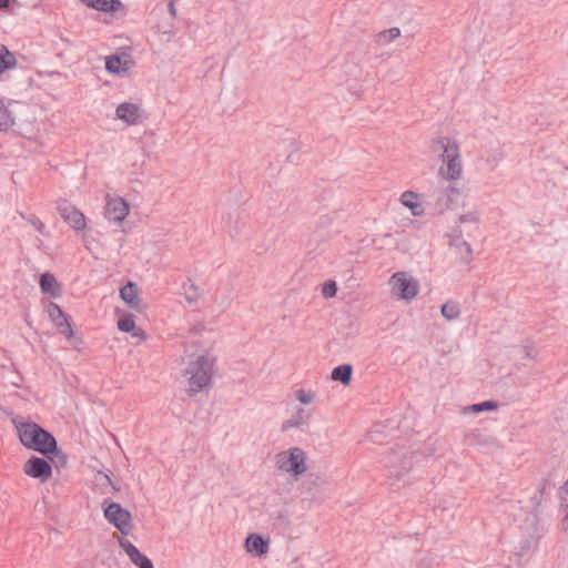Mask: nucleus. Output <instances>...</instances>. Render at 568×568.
Returning <instances> with one entry per match:
<instances>
[{
	"instance_id": "24",
	"label": "nucleus",
	"mask_w": 568,
	"mask_h": 568,
	"mask_svg": "<svg viewBox=\"0 0 568 568\" xmlns=\"http://www.w3.org/2000/svg\"><path fill=\"white\" fill-rule=\"evenodd\" d=\"M14 124L12 112L0 100V131H8Z\"/></svg>"
},
{
	"instance_id": "11",
	"label": "nucleus",
	"mask_w": 568,
	"mask_h": 568,
	"mask_svg": "<svg viewBox=\"0 0 568 568\" xmlns=\"http://www.w3.org/2000/svg\"><path fill=\"white\" fill-rule=\"evenodd\" d=\"M60 216L67 222L73 230L82 231L87 227V219L84 214L75 206L63 202L57 207Z\"/></svg>"
},
{
	"instance_id": "16",
	"label": "nucleus",
	"mask_w": 568,
	"mask_h": 568,
	"mask_svg": "<svg viewBox=\"0 0 568 568\" xmlns=\"http://www.w3.org/2000/svg\"><path fill=\"white\" fill-rule=\"evenodd\" d=\"M245 546L248 552L261 557L267 554L270 544L268 540L265 539L262 535L250 534L246 537Z\"/></svg>"
},
{
	"instance_id": "14",
	"label": "nucleus",
	"mask_w": 568,
	"mask_h": 568,
	"mask_svg": "<svg viewBox=\"0 0 568 568\" xmlns=\"http://www.w3.org/2000/svg\"><path fill=\"white\" fill-rule=\"evenodd\" d=\"M118 119L126 122L128 124H138L141 119L140 108L130 102H123L118 105L115 110Z\"/></svg>"
},
{
	"instance_id": "40",
	"label": "nucleus",
	"mask_w": 568,
	"mask_h": 568,
	"mask_svg": "<svg viewBox=\"0 0 568 568\" xmlns=\"http://www.w3.org/2000/svg\"><path fill=\"white\" fill-rule=\"evenodd\" d=\"M530 548V544L528 540L525 541V545L521 547V551L520 552H516L515 556L517 558L521 557L523 555H526L527 551L529 550Z\"/></svg>"
},
{
	"instance_id": "12",
	"label": "nucleus",
	"mask_w": 568,
	"mask_h": 568,
	"mask_svg": "<svg viewBox=\"0 0 568 568\" xmlns=\"http://www.w3.org/2000/svg\"><path fill=\"white\" fill-rule=\"evenodd\" d=\"M50 320L54 323L60 334L70 339L73 336V329L70 325L67 314L55 303H50L47 308Z\"/></svg>"
},
{
	"instance_id": "19",
	"label": "nucleus",
	"mask_w": 568,
	"mask_h": 568,
	"mask_svg": "<svg viewBox=\"0 0 568 568\" xmlns=\"http://www.w3.org/2000/svg\"><path fill=\"white\" fill-rule=\"evenodd\" d=\"M417 193L413 191H405L400 195V203L410 210L414 216H420L424 213L422 204L417 201Z\"/></svg>"
},
{
	"instance_id": "6",
	"label": "nucleus",
	"mask_w": 568,
	"mask_h": 568,
	"mask_svg": "<svg viewBox=\"0 0 568 568\" xmlns=\"http://www.w3.org/2000/svg\"><path fill=\"white\" fill-rule=\"evenodd\" d=\"M105 519L112 524L121 534L129 535L132 529L131 513L118 503H110L104 509Z\"/></svg>"
},
{
	"instance_id": "20",
	"label": "nucleus",
	"mask_w": 568,
	"mask_h": 568,
	"mask_svg": "<svg viewBox=\"0 0 568 568\" xmlns=\"http://www.w3.org/2000/svg\"><path fill=\"white\" fill-rule=\"evenodd\" d=\"M311 418V414L303 407H298L291 418L285 420L282 425V430H288L294 427H300L306 424Z\"/></svg>"
},
{
	"instance_id": "25",
	"label": "nucleus",
	"mask_w": 568,
	"mask_h": 568,
	"mask_svg": "<svg viewBox=\"0 0 568 568\" xmlns=\"http://www.w3.org/2000/svg\"><path fill=\"white\" fill-rule=\"evenodd\" d=\"M183 294L186 302L192 305L197 302L200 297L199 287L192 283L190 280L182 285Z\"/></svg>"
},
{
	"instance_id": "8",
	"label": "nucleus",
	"mask_w": 568,
	"mask_h": 568,
	"mask_svg": "<svg viewBox=\"0 0 568 568\" xmlns=\"http://www.w3.org/2000/svg\"><path fill=\"white\" fill-rule=\"evenodd\" d=\"M23 471L36 479L44 483L52 475L51 463L43 457L32 456L24 463Z\"/></svg>"
},
{
	"instance_id": "38",
	"label": "nucleus",
	"mask_w": 568,
	"mask_h": 568,
	"mask_svg": "<svg viewBox=\"0 0 568 568\" xmlns=\"http://www.w3.org/2000/svg\"><path fill=\"white\" fill-rule=\"evenodd\" d=\"M524 351H525V356H526L527 358H531V359H534V358H536V357H537L538 352H537L532 346H530V345H525V346H524Z\"/></svg>"
},
{
	"instance_id": "22",
	"label": "nucleus",
	"mask_w": 568,
	"mask_h": 568,
	"mask_svg": "<svg viewBox=\"0 0 568 568\" xmlns=\"http://www.w3.org/2000/svg\"><path fill=\"white\" fill-rule=\"evenodd\" d=\"M353 367L349 364H342L333 368L331 378L343 385H348L352 381Z\"/></svg>"
},
{
	"instance_id": "2",
	"label": "nucleus",
	"mask_w": 568,
	"mask_h": 568,
	"mask_svg": "<svg viewBox=\"0 0 568 568\" xmlns=\"http://www.w3.org/2000/svg\"><path fill=\"white\" fill-rule=\"evenodd\" d=\"M432 149L434 152L442 150L440 158L445 166L439 169V174L447 181L459 179L463 165L457 141L448 136H440L434 141Z\"/></svg>"
},
{
	"instance_id": "33",
	"label": "nucleus",
	"mask_w": 568,
	"mask_h": 568,
	"mask_svg": "<svg viewBox=\"0 0 568 568\" xmlns=\"http://www.w3.org/2000/svg\"><path fill=\"white\" fill-rule=\"evenodd\" d=\"M498 407V403L495 400H485L478 404H473L468 407L469 410L474 413H481L485 410H494Z\"/></svg>"
},
{
	"instance_id": "31",
	"label": "nucleus",
	"mask_w": 568,
	"mask_h": 568,
	"mask_svg": "<svg viewBox=\"0 0 568 568\" xmlns=\"http://www.w3.org/2000/svg\"><path fill=\"white\" fill-rule=\"evenodd\" d=\"M118 328L124 333L134 331V328H135L134 315L130 314V313L124 314L118 321Z\"/></svg>"
},
{
	"instance_id": "41",
	"label": "nucleus",
	"mask_w": 568,
	"mask_h": 568,
	"mask_svg": "<svg viewBox=\"0 0 568 568\" xmlns=\"http://www.w3.org/2000/svg\"><path fill=\"white\" fill-rule=\"evenodd\" d=\"M480 438H481L480 434H473L471 435V440L477 443V444H483L484 443Z\"/></svg>"
},
{
	"instance_id": "4",
	"label": "nucleus",
	"mask_w": 568,
	"mask_h": 568,
	"mask_svg": "<svg viewBox=\"0 0 568 568\" xmlns=\"http://www.w3.org/2000/svg\"><path fill=\"white\" fill-rule=\"evenodd\" d=\"M414 456L415 454L407 448L398 447L390 449L383 458V463L389 476L399 480L412 468Z\"/></svg>"
},
{
	"instance_id": "35",
	"label": "nucleus",
	"mask_w": 568,
	"mask_h": 568,
	"mask_svg": "<svg viewBox=\"0 0 568 568\" xmlns=\"http://www.w3.org/2000/svg\"><path fill=\"white\" fill-rule=\"evenodd\" d=\"M295 397L302 404L307 405L314 400L315 393L312 390H305V389L301 388L295 392Z\"/></svg>"
},
{
	"instance_id": "27",
	"label": "nucleus",
	"mask_w": 568,
	"mask_h": 568,
	"mask_svg": "<svg viewBox=\"0 0 568 568\" xmlns=\"http://www.w3.org/2000/svg\"><path fill=\"white\" fill-rule=\"evenodd\" d=\"M22 219L29 222L41 235L49 236V232L44 225V223L34 214H24L22 212L19 213Z\"/></svg>"
},
{
	"instance_id": "36",
	"label": "nucleus",
	"mask_w": 568,
	"mask_h": 568,
	"mask_svg": "<svg viewBox=\"0 0 568 568\" xmlns=\"http://www.w3.org/2000/svg\"><path fill=\"white\" fill-rule=\"evenodd\" d=\"M384 428L385 426L382 425V424H375L373 426V428L371 429L369 432V438L371 440H373L374 443H379L382 444V435L384 434Z\"/></svg>"
},
{
	"instance_id": "18",
	"label": "nucleus",
	"mask_w": 568,
	"mask_h": 568,
	"mask_svg": "<svg viewBox=\"0 0 568 568\" xmlns=\"http://www.w3.org/2000/svg\"><path fill=\"white\" fill-rule=\"evenodd\" d=\"M40 287L45 294L51 297H59L61 295V286L53 274L45 272L40 276Z\"/></svg>"
},
{
	"instance_id": "9",
	"label": "nucleus",
	"mask_w": 568,
	"mask_h": 568,
	"mask_svg": "<svg viewBox=\"0 0 568 568\" xmlns=\"http://www.w3.org/2000/svg\"><path fill=\"white\" fill-rule=\"evenodd\" d=\"M129 203L120 196L106 199L104 216L109 222L120 224L129 214Z\"/></svg>"
},
{
	"instance_id": "30",
	"label": "nucleus",
	"mask_w": 568,
	"mask_h": 568,
	"mask_svg": "<svg viewBox=\"0 0 568 568\" xmlns=\"http://www.w3.org/2000/svg\"><path fill=\"white\" fill-rule=\"evenodd\" d=\"M455 245L459 250L462 261L465 263H469L473 256V250L470 244L465 240H457Z\"/></svg>"
},
{
	"instance_id": "32",
	"label": "nucleus",
	"mask_w": 568,
	"mask_h": 568,
	"mask_svg": "<svg viewBox=\"0 0 568 568\" xmlns=\"http://www.w3.org/2000/svg\"><path fill=\"white\" fill-rule=\"evenodd\" d=\"M273 525L285 528L290 525V515L286 510H278L273 514Z\"/></svg>"
},
{
	"instance_id": "1",
	"label": "nucleus",
	"mask_w": 568,
	"mask_h": 568,
	"mask_svg": "<svg viewBox=\"0 0 568 568\" xmlns=\"http://www.w3.org/2000/svg\"><path fill=\"white\" fill-rule=\"evenodd\" d=\"M17 430L21 444L34 452L48 457L53 462L52 456H57L64 465L67 463L65 456L60 454L58 444L54 436L33 422L20 423L17 425Z\"/></svg>"
},
{
	"instance_id": "28",
	"label": "nucleus",
	"mask_w": 568,
	"mask_h": 568,
	"mask_svg": "<svg viewBox=\"0 0 568 568\" xmlns=\"http://www.w3.org/2000/svg\"><path fill=\"white\" fill-rule=\"evenodd\" d=\"M548 488H549V483H548V480L545 479L542 481V484L540 485V487H538V489L531 497V504L535 509L538 508L541 505V503L546 499V496L548 495V493H547Z\"/></svg>"
},
{
	"instance_id": "10",
	"label": "nucleus",
	"mask_w": 568,
	"mask_h": 568,
	"mask_svg": "<svg viewBox=\"0 0 568 568\" xmlns=\"http://www.w3.org/2000/svg\"><path fill=\"white\" fill-rule=\"evenodd\" d=\"M460 197V191L452 185L444 189H439L435 193L434 206L438 213H443L446 210L453 209L458 204Z\"/></svg>"
},
{
	"instance_id": "5",
	"label": "nucleus",
	"mask_w": 568,
	"mask_h": 568,
	"mask_svg": "<svg viewBox=\"0 0 568 568\" xmlns=\"http://www.w3.org/2000/svg\"><path fill=\"white\" fill-rule=\"evenodd\" d=\"M278 469L294 476L302 475L306 470L305 453L300 447H293L276 455Z\"/></svg>"
},
{
	"instance_id": "21",
	"label": "nucleus",
	"mask_w": 568,
	"mask_h": 568,
	"mask_svg": "<svg viewBox=\"0 0 568 568\" xmlns=\"http://www.w3.org/2000/svg\"><path fill=\"white\" fill-rule=\"evenodd\" d=\"M85 6L103 12H114L121 6L119 0H81Z\"/></svg>"
},
{
	"instance_id": "39",
	"label": "nucleus",
	"mask_w": 568,
	"mask_h": 568,
	"mask_svg": "<svg viewBox=\"0 0 568 568\" xmlns=\"http://www.w3.org/2000/svg\"><path fill=\"white\" fill-rule=\"evenodd\" d=\"M176 1L178 0H169V3H168V9H169L170 16L172 18L176 17V8H175V2Z\"/></svg>"
},
{
	"instance_id": "37",
	"label": "nucleus",
	"mask_w": 568,
	"mask_h": 568,
	"mask_svg": "<svg viewBox=\"0 0 568 568\" xmlns=\"http://www.w3.org/2000/svg\"><path fill=\"white\" fill-rule=\"evenodd\" d=\"M459 222L460 223H477L478 222V216L476 215V213H473V212H469V213H466V214H463L459 216Z\"/></svg>"
},
{
	"instance_id": "26",
	"label": "nucleus",
	"mask_w": 568,
	"mask_h": 568,
	"mask_svg": "<svg viewBox=\"0 0 568 568\" xmlns=\"http://www.w3.org/2000/svg\"><path fill=\"white\" fill-rule=\"evenodd\" d=\"M440 313L446 320L453 321L459 317L460 307L458 303L449 301L443 304Z\"/></svg>"
},
{
	"instance_id": "29",
	"label": "nucleus",
	"mask_w": 568,
	"mask_h": 568,
	"mask_svg": "<svg viewBox=\"0 0 568 568\" xmlns=\"http://www.w3.org/2000/svg\"><path fill=\"white\" fill-rule=\"evenodd\" d=\"M400 36V30L396 27L384 30L377 34L379 44H387Z\"/></svg>"
},
{
	"instance_id": "23",
	"label": "nucleus",
	"mask_w": 568,
	"mask_h": 568,
	"mask_svg": "<svg viewBox=\"0 0 568 568\" xmlns=\"http://www.w3.org/2000/svg\"><path fill=\"white\" fill-rule=\"evenodd\" d=\"M17 65L16 55L4 45H0V73L13 69Z\"/></svg>"
},
{
	"instance_id": "13",
	"label": "nucleus",
	"mask_w": 568,
	"mask_h": 568,
	"mask_svg": "<svg viewBox=\"0 0 568 568\" xmlns=\"http://www.w3.org/2000/svg\"><path fill=\"white\" fill-rule=\"evenodd\" d=\"M119 544L132 564L139 568H154L152 560L143 555L131 541L121 539Z\"/></svg>"
},
{
	"instance_id": "15",
	"label": "nucleus",
	"mask_w": 568,
	"mask_h": 568,
	"mask_svg": "<svg viewBox=\"0 0 568 568\" xmlns=\"http://www.w3.org/2000/svg\"><path fill=\"white\" fill-rule=\"evenodd\" d=\"M120 297L135 311H140L141 300L139 297V287L136 283L129 281L121 290Z\"/></svg>"
},
{
	"instance_id": "17",
	"label": "nucleus",
	"mask_w": 568,
	"mask_h": 568,
	"mask_svg": "<svg viewBox=\"0 0 568 568\" xmlns=\"http://www.w3.org/2000/svg\"><path fill=\"white\" fill-rule=\"evenodd\" d=\"M129 68V60H123L119 54H112L105 59V70L111 74L124 75Z\"/></svg>"
},
{
	"instance_id": "3",
	"label": "nucleus",
	"mask_w": 568,
	"mask_h": 568,
	"mask_svg": "<svg viewBox=\"0 0 568 568\" xmlns=\"http://www.w3.org/2000/svg\"><path fill=\"white\" fill-rule=\"evenodd\" d=\"M215 357L210 354L200 355L195 361L190 362L186 374L190 375L187 392L191 396L211 385Z\"/></svg>"
},
{
	"instance_id": "7",
	"label": "nucleus",
	"mask_w": 568,
	"mask_h": 568,
	"mask_svg": "<svg viewBox=\"0 0 568 568\" xmlns=\"http://www.w3.org/2000/svg\"><path fill=\"white\" fill-rule=\"evenodd\" d=\"M393 293L403 300L412 301L418 293L417 283L413 282L406 272H396L392 278Z\"/></svg>"
},
{
	"instance_id": "42",
	"label": "nucleus",
	"mask_w": 568,
	"mask_h": 568,
	"mask_svg": "<svg viewBox=\"0 0 568 568\" xmlns=\"http://www.w3.org/2000/svg\"><path fill=\"white\" fill-rule=\"evenodd\" d=\"M11 0H0V10L9 7Z\"/></svg>"
},
{
	"instance_id": "34",
	"label": "nucleus",
	"mask_w": 568,
	"mask_h": 568,
	"mask_svg": "<svg viewBox=\"0 0 568 568\" xmlns=\"http://www.w3.org/2000/svg\"><path fill=\"white\" fill-rule=\"evenodd\" d=\"M337 293V284L333 280L326 281L322 286V295L326 298H332Z\"/></svg>"
}]
</instances>
